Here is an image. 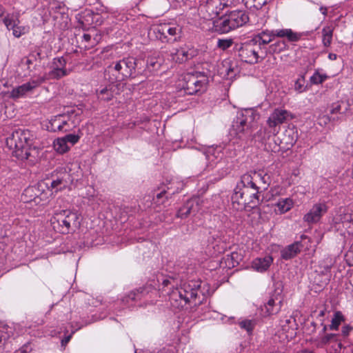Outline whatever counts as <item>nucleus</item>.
I'll list each match as a JSON object with an SVG mask.
<instances>
[{"mask_svg":"<svg viewBox=\"0 0 353 353\" xmlns=\"http://www.w3.org/2000/svg\"><path fill=\"white\" fill-rule=\"evenodd\" d=\"M175 283L174 279H165L162 281L161 288L159 289L162 294L169 296L172 307L183 308L188 304L191 307L196 306L204 301L205 294L201 289L200 281H189L179 288L172 289Z\"/></svg>","mask_w":353,"mask_h":353,"instance_id":"nucleus-1","label":"nucleus"},{"mask_svg":"<svg viewBox=\"0 0 353 353\" xmlns=\"http://www.w3.org/2000/svg\"><path fill=\"white\" fill-rule=\"evenodd\" d=\"M259 119V114L252 108L243 109L239 110L233 120L230 129V137L231 141L234 143L248 142L253 139L261 141L256 133L252 135L253 129L256 125V121Z\"/></svg>","mask_w":353,"mask_h":353,"instance_id":"nucleus-2","label":"nucleus"},{"mask_svg":"<svg viewBox=\"0 0 353 353\" xmlns=\"http://www.w3.org/2000/svg\"><path fill=\"white\" fill-rule=\"evenodd\" d=\"M245 175L241 176L232 195V205L236 210H250L260 203V190L252 183L245 182Z\"/></svg>","mask_w":353,"mask_h":353,"instance_id":"nucleus-3","label":"nucleus"},{"mask_svg":"<svg viewBox=\"0 0 353 353\" xmlns=\"http://www.w3.org/2000/svg\"><path fill=\"white\" fill-rule=\"evenodd\" d=\"M30 131L24 129L14 130L7 138L6 145L12 155L21 160H28L33 162L31 157L37 153L34 148H31L32 139Z\"/></svg>","mask_w":353,"mask_h":353,"instance_id":"nucleus-4","label":"nucleus"},{"mask_svg":"<svg viewBox=\"0 0 353 353\" xmlns=\"http://www.w3.org/2000/svg\"><path fill=\"white\" fill-rule=\"evenodd\" d=\"M53 229L61 234L74 231L80 225V214L71 210H57L50 219Z\"/></svg>","mask_w":353,"mask_h":353,"instance_id":"nucleus-5","label":"nucleus"},{"mask_svg":"<svg viewBox=\"0 0 353 353\" xmlns=\"http://www.w3.org/2000/svg\"><path fill=\"white\" fill-rule=\"evenodd\" d=\"M292 118L290 112L283 108H276L266 121L268 129L261 128L255 137L258 136L261 141H264L271 136H275L280 131V125Z\"/></svg>","mask_w":353,"mask_h":353,"instance_id":"nucleus-6","label":"nucleus"},{"mask_svg":"<svg viewBox=\"0 0 353 353\" xmlns=\"http://www.w3.org/2000/svg\"><path fill=\"white\" fill-rule=\"evenodd\" d=\"M331 228L344 236L353 234V209L349 207H340L336 210Z\"/></svg>","mask_w":353,"mask_h":353,"instance_id":"nucleus-7","label":"nucleus"},{"mask_svg":"<svg viewBox=\"0 0 353 353\" xmlns=\"http://www.w3.org/2000/svg\"><path fill=\"white\" fill-rule=\"evenodd\" d=\"M249 17L246 12L234 10L216 22V28L221 33H227L232 30L243 26L249 21Z\"/></svg>","mask_w":353,"mask_h":353,"instance_id":"nucleus-8","label":"nucleus"},{"mask_svg":"<svg viewBox=\"0 0 353 353\" xmlns=\"http://www.w3.org/2000/svg\"><path fill=\"white\" fill-rule=\"evenodd\" d=\"M79 119L74 110L67 113L57 114L51 118L48 129L52 132H68L75 128L79 123Z\"/></svg>","mask_w":353,"mask_h":353,"instance_id":"nucleus-9","label":"nucleus"},{"mask_svg":"<svg viewBox=\"0 0 353 353\" xmlns=\"http://www.w3.org/2000/svg\"><path fill=\"white\" fill-rule=\"evenodd\" d=\"M301 34L294 32L292 29H277L273 30H265L259 34L255 39L256 43L259 45L268 44L274 39L276 37L287 38L290 41H297L300 39Z\"/></svg>","mask_w":353,"mask_h":353,"instance_id":"nucleus-10","label":"nucleus"},{"mask_svg":"<svg viewBox=\"0 0 353 353\" xmlns=\"http://www.w3.org/2000/svg\"><path fill=\"white\" fill-rule=\"evenodd\" d=\"M234 3V0H208L200 6L199 10L203 17L208 20L216 17L224 8Z\"/></svg>","mask_w":353,"mask_h":353,"instance_id":"nucleus-11","label":"nucleus"},{"mask_svg":"<svg viewBox=\"0 0 353 353\" xmlns=\"http://www.w3.org/2000/svg\"><path fill=\"white\" fill-rule=\"evenodd\" d=\"M46 80L44 77H34L29 81L14 88L10 92V97L13 99H18L25 97L27 94L32 92L38 88Z\"/></svg>","mask_w":353,"mask_h":353,"instance_id":"nucleus-12","label":"nucleus"},{"mask_svg":"<svg viewBox=\"0 0 353 353\" xmlns=\"http://www.w3.org/2000/svg\"><path fill=\"white\" fill-rule=\"evenodd\" d=\"M136 65L135 59L134 57H128L116 62L114 65H110L109 69L117 72L121 76L119 78L123 79L133 74Z\"/></svg>","mask_w":353,"mask_h":353,"instance_id":"nucleus-13","label":"nucleus"},{"mask_svg":"<svg viewBox=\"0 0 353 353\" xmlns=\"http://www.w3.org/2000/svg\"><path fill=\"white\" fill-rule=\"evenodd\" d=\"M259 46L254 43V41L243 43L239 50V57L242 61L248 63H256L258 62L259 55L257 49Z\"/></svg>","mask_w":353,"mask_h":353,"instance_id":"nucleus-14","label":"nucleus"},{"mask_svg":"<svg viewBox=\"0 0 353 353\" xmlns=\"http://www.w3.org/2000/svg\"><path fill=\"white\" fill-rule=\"evenodd\" d=\"M297 323L292 316H289L281 321V330L279 331V336L283 342L289 341L296 335Z\"/></svg>","mask_w":353,"mask_h":353,"instance_id":"nucleus-15","label":"nucleus"},{"mask_svg":"<svg viewBox=\"0 0 353 353\" xmlns=\"http://www.w3.org/2000/svg\"><path fill=\"white\" fill-rule=\"evenodd\" d=\"M245 182L252 183L260 190H266L270 183V176L263 171H254L244 174Z\"/></svg>","mask_w":353,"mask_h":353,"instance_id":"nucleus-16","label":"nucleus"},{"mask_svg":"<svg viewBox=\"0 0 353 353\" xmlns=\"http://www.w3.org/2000/svg\"><path fill=\"white\" fill-rule=\"evenodd\" d=\"M208 77L201 72H196L190 77L187 81V90L190 94L203 92L205 90L208 84Z\"/></svg>","mask_w":353,"mask_h":353,"instance_id":"nucleus-17","label":"nucleus"},{"mask_svg":"<svg viewBox=\"0 0 353 353\" xmlns=\"http://www.w3.org/2000/svg\"><path fill=\"white\" fill-rule=\"evenodd\" d=\"M327 206L325 202L314 203L310 210L303 216V221L308 224L318 223L327 212Z\"/></svg>","mask_w":353,"mask_h":353,"instance_id":"nucleus-18","label":"nucleus"},{"mask_svg":"<svg viewBox=\"0 0 353 353\" xmlns=\"http://www.w3.org/2000/svg\"><path fill=\"white\" fill-rule=\"evenodd\" d=\"M3 23L8 30H12L13 36L17 38H19L21 36L29 32V28L28 26L19 25L20 21L17 14H8L3 19Z\"/></svg>","mask_w":353,"mask_h":353,"instance_id":"nucleus-19","label":"nucleus"},{"mask_svg":"<svg viewBox=\"0 0 353 353\" xmlns=\"http://www.w3.org/2000/svg\"><path fill=\"white\" fill-rule=\"evenodd\" d=\"M154 32L160 34L159 39L162 41L167 39V41H176L181 37V28L178 26L164 25L154 28Z\"/></svg>","mask_w":353,"mask_h":353,"instance_id":"nucleus-20","label":"nucleus"},{"mask_svg":"<svg viewBox=\"0 0 353 353\" xmlns=\"http://www.w3.org/2000/svg\"><path fill=\"white\" fill-rule=\"evenodd\" d=\"M66 61L63 57H57L53 59L52 69L48 74V79H60L70 73V70L65 68Z\"/></svg>","mask_w":353,"mask_h":353,"instance_id":"nucleus-21","label":"nucleus"},{"mask_svg":"<svg viewBox=\"0 0 353 353\" xmlns=\"http://www.w3.org/2000/svg\"><path fill=\"white\" fill-rule=\"evenodd\" d=\"M203 200L200 197H192L188 200L177 212L176 216L185 219L192 213L198 212Z\"/></svg>","mask_w":353,"mask_h":353,"instance_id":"nucleus-22","label":"nucleus"},{"mask_svg":"<svg viewBox=\"0 0 353 353\" xmlns=\"http://www.w3.org/2000/svg\"><path fill=\"white\" fill-rule=\"evenodd\" d=\"M273 261L272 256L269 254L256 257L251 262V268L257 272L264 273L269 270Z\"/></svg>","mask_w":353,"mask_h":353,"instance_id":"nucleus-23","label":"nucleus"},{"mask_svg":"<svg viewBox=\"0 0 353 353\" xmlns=\"http://www.w3.org/2000/svg\"><path fill=\"white\" fill-rule=\"evenodd\" d=\"M282 307V298L280 295H273L270 297L268 301L264 304L262 308L263 312L265 315H273L277 314Z\"/></svg>","mask_w":353,"mask_h":353,"instance_id":"nucleus-24","label":"nucleus"},{"mask_svg":"<svg viewBox=\"0 0 353 353\" xmlns=\"http://www.w3.org/2000/svg\"><path fill=\"white\" fill-rule=\"evenodd\" d=\"M295 201L291 197L279 198L272 204L276 214L282 215L290 211L294 206Z\"/></svg>","mask_w":353,"mask_h":353,"instance_id":"nucleus-25","label":"nucleus"},{"mask_svg":"<svg viewBox=\"0 0 353 353\" xmlns=\"http://www.w3.org/2000/svg\"><path fill=\"white\" fill-rule=\"evenodd\" d=\"M207 161V167L212 169L214 165L221 164L220 160L222 158V154L220 149L210 148L204 153Z\"/></svg>","mask_w":353,"mask_h":353,"instance_id":"nucleus-26","label":"nucleus"},{"mask_svg":"<svg viewBox=\"0 0 353 353\" xmlns=\"http://www.w3.org/2000/svg\"><path fill=\"white\" fill-rule=\"evenodd\" d=\"M218 73L222 78L226 79H232L236 74L231 61L228 59L223 60L218 65Z\"/></svg>","mask_w":353,"mask_h":353,"instance_id":"nucleus-27","label":"nucleus"},{"mask_svg":"<svg viewBox=\"0 0 353 353\" xmlns=\"http://www.w3.org/2000/svg\"><path fill=\"white\" fill-rule=\"evenodd\" d=\"M242 260V256L236 252H232L230 254H228L221 261V265L231 269L236 266Z\"/></svg>","mask_w":353,"mask_h":353,"instance_id":"nucleus-28","label":"nucleus"},{"mask_svg":"<svg viewBox=\"0 0 353 353\" xmlns=\"http://www.w3.org/2000/svg\"><path fill=\"white\" fill-rule=\"evenodd\" d=\"M92 14L93 12L92 10H85L77 14L76 19L83 28H89L93 25Z\"/></svg>","mask_w":353,"mask_h":353,"instance_id":"nucleus-29","label":"nucleus"},{"mask_svg":"<svg viewBox=\"0 0 353 353\" xmlns=\"http://www.w3.org/2000/svg\"><path fill=\"white\" fill-rule=\"evenodd\" d=\"M299 137L297 129L292 126L288 127L284 132L283 141L287 145L292 146Z\"/></svg>","mask_w":353,"mask_h":353,"instance_id":"nucleus-30","label":"nucleus"},{"mask_svg":"<svg viewBox=\"0 0 353 353\" xmlns=\"http://www.w3.org/2000/svg\"><path fill=\"white\" fill-rule=\"evenodd\" d=\"M301 244L299 242L292 243L281 251V256L283 259L288 260L294 257L301 250Z\"/></svg>","mask_w":353,"mask_h":353,"instance_id":"nucleus-31","label":"nucleus"},{"mask_svg":"<svg viewBox=\"0 0 353 353\" xmlns=\"http://www.w3.org/2000/svg\"><path fill=\"white\" fill-rule=\"evenodd\" d=\"M334 27L332 26H325L322 29V42L324 46H330L332 41Z\"/></svg>","mask_w":353,"mask_h":353,"instance_id":"nucleus-32","label":"nucleus"},{"mask_svg":"<svg viewBox=\"0 0 353 353\" xmlns=\"http://www.w3.org/2000/svg\"><path fill=\"white\" fill-rule=\"evenodd\" d=\"M162 63V59L158 53H154V56L149 57L147 59V68L150 71H155L160 68Z\"/></svg>","mask_w":353,"mask_h":353,"instance_id":"nucleus-33","label":"nucleus"},{"mask_svg":"<svg viewBox=\"0 0 353 353\" xmlns=\"http://www.w3.org/2000/svg\"><path fill=\"white\" fill-rule=\"evenodd\" d=\"M225 240L226 239L221 238V237L214 238V239L212 242V240H210V246L211 248L212 246L215 252H217V253L223 252L227 248V244L225 243Z\"/></svg>","mask_w":353,"mask_h":353,"instance_id":"nucleus-34","label":"nucleus"},{"mask_svg":"<svg viewBox=\"0 0 353 353\" xmlns=\"http://www.w3.org/2000/svg\"><path fill=\"white\" fill-rule=\"evenodd\" d=\"M53 146L54 150L60 153L63 154L70 150L69 145L63 137L58 138L54 141Z\"/></svg>","mask_w":353,"mask_h":353,"instance_id":"nucleus-35","label":"nucleus"},{"mask_svg":"<svg viewBox=\"0 0 353 353\" xmlns=\"http://www.w3.org/2000/svg\"><path fill=\"white\" fill-rule=\"evenodd\" d=\"M172 59L176 63H182L188 59V53L184 49H176L171 54Z\"/></svg>","mask_w":353,"mask_h":353,"instance_id":"nucleus-36","label":"nucleus"},{"mask_svg":"<svg viewBox=\"0 0 353 353\" xmlns=\"http://www.w3.org/2000/svg\"><path fill=\"white\" fill-rule=\"evenodd\" d=\"M294 89L297 93H302L307 89L305 85V75L300 74L294 82Z\"/></svg>","mask_w":353,"mask_h":353,"instance_id":"nucleus-37","label":"nucleus"},{"mask_svg":"<svg viewBox=\"0 0 353 353\" xmlns=\"http://www.w3.org/2000/svg\"><path fill=\"white\" fill-rule=\"evenodd\" d=\"M68 185V181L63 178L61 179H57L56 180H53L50 183V187L52 188L51 191L52 193H53V190H54V192H57L59 190H61L62 189H64Z\"/></svg>","mask_w":353,"mask_h":353,"instance_id":"nucleus-38","label":"nucleus"},{"mask_svg":"<svg viewBox=\"0 0 353 353\" xmlns=\"http://www.w3.org/2000/svg\"><path fill=\"white\" fill-rule=\"evenodd\" d=\"M98 98L103 101H110L113 97V92L111 89L105 87L102 88L99 91H97Z\"/></svg>","mask_w":353,"mask_h":353,"instance_id":"nucleus-39","label":"nucleus"},{"mask_svg":"<svg viewBox=\"0 0 353 353\" xmlns=\"http://www.w3.org/2000/svg\"><path fill=\"white\" fill-rule=\"evenodd\" d=\"M343 316L340 312H336L330 325L331 330H337L340 324L343 321Z\"/></svg>","mask_w":353,"mask_h":353,"instance_id":"nucleus-40","label":"nucleus"},{"mask_svg":"<svg viewBox=\"0 0 353 353\" xmlns=\"http://www.w3.org/2000/svg\"><path fill=\"white\" fill-rule=\"evenodd\" d=\"M327 78L325 74H321L318 71H316L313 75L310 77V82L312 84H320L325 81Z\"/></svg>","mask_w":353,"mask_h":353,"instance_id":"nucleus-41","label":"nucleus"},{"mask_svg":"<svg viewBox=\"0 0 353 353\" xmlns=\"http://www.w3.org/2000/svg\"><path fill=\"white\" fill-rule=\"evenodd\" d=\"M336 336V335L334 334H326L321 338L319 341V345L321 346L327 345L330 347L333 340H335Z\"/></svg>","mask_w":353,"mask_h":353,"instance_id":"nucleus-42","label":"nucleus"},{"mask_svg":"<svg viewBox=\"0 0 353 353\" xmlns=\"http://www.w3.org/2000/svg\"><path fill=\"white\" fill-rule=\"evenodd\" d=\"M239 325L241 328L245 330L248 333H251L254 327L255 323L252 320H245L240 322Z\"/></svg>","mask_w":353,"mask_h":353,"instance_id":"nucleus-43","label":"nucleus"},{"mask_svg":"<svg viewBox=\"0 0 353 353\" xmlns=\"http://www.w3.org/2000/svg\"><path fill=\"white\" fill-rule=\"evenodd\" d=\"M63 138L68 145H73L79 141L80 136L74 134H69L63 137Z\"/></svg>","mask_w":353,"mask_h":353,"instance_id":"nucleus-44","label":"nucleus"},{"mask_svg":"<svg viewBox=\"0 0 353 353\" xmlns=\"http://www.w3.org/2000/svg\"><path fill=\"white\" fill-rule=\"evenodd\" d=\"M232 44V39H219L217 41V46L223 50L229 48Z\"/></svg>","mask_w":353,"mask_h":353,"instance_id":"nucleus-45","label":"nucleus"},{"mask_svg":"<svg viewBox=\"0 0 353 353\" xmlns=\"http://www.w3.org/2000/svg\"><path fill=\"white\" fill-rule=\"evenodd\" d=\"M105 17L99 13H94L92 14L93 25L92 27L101 26L103 23Z\"/></svg>","mask_w":353,"mask_h":353,"instance_id":"nucleus-46","label":"nucleus"},{"mask_svg":"<svg viewBox=\"0 0 353 353\" xmlns=\"http://www.w3.org/2000/svg\"><path fill=\"white\" fill-rule=\"evenodd\" d=\"M346 258L350 263L353 265V243H352L349 250L346 253Z\"/></svg>","mask_w":353,"mask_h":353,"instance_id":"nucleus-47","label":"nucleus"},{"mask_svg":"<svg viewBox=\"0 0 353 353\" xmlns=\"http://www.w3.org/2000/svg\"><path fill=\"white\" fill-rule=\"evenodd\" d=\"M30 350L31 347L29 345H24L14 353H28Z\"/></svg>","mask_w":353,"mask_h":353,"instance_id":"nucleus-48","label":"nucleus"},{"mask_svg":"<svg viewBox=\"0 0 353 353\" xmlns=\"http://www.w3.org/2000/svg\"><path fill=\"white\" fill-rule=\"evenodd\" d=\"M136 294L134 292H131L123 300L127 303H129V300L134 301L135 299Z\"/></svg>","mask_w":353,"mask_h":353,"instance_id":"nucleus-49","label":"nucleus"},{"mask_svg":"<svg viewBox=\"0 0 353 353\" xmlns=\"http://www.w3.org/2000/svg\"><path fill=\"white\" fill-rule=\"evenodd\" d=\"M94 193V190L92 187H90L89 189L88 190V193L86 194V196L88 198L93 196Z\"/></svg>","mask_w":353,"mask_h":353,"instance_id":"nucleus-50","label":"nucleus"},{"mask_svg":"<svg viewBox=\"0 0 353 353\" xmlns=\"http://www.w3.org/2000/svg\"><path fill=\"white\" fill-rule=\"evenodd\" d=\"M341 110V105H336L335 107H334L332 110H331V113L332 114H334V113H337L340 111Z\"/></svg>","mask_w":353,"mask_h":353,"instance_id":"nucleus-51","label":"nucleus"},{"mask_svg":"<svg viewBox=\"0 0 353 353\" xmlns=\"http://www.w3.org/2000/svg\"><path fill=\"white\" fill-rule=\"evenodd\" d=\"M70 338H71V335H69V336H67L66 337H65L63 339H62L61 345H65L70 341Z\"/></svg>","mask_w":353,"mask_h":353,"instance_id":"nucleus-52","label":"nucleus"},{"mask_svg":"<svg viewBox=\"0 0 353 353\" xmlns=\"http://www.w3.org/2000/svg\"><path fill=\"white\" fill-rule=\"evenodd\" d=\"M91 39V35L90 34H84L83 35V40L85 41V42H89Z\"/></svg>","mask_w":353,"mask_h":353,"instance_id":"nucleus-53","label":"nucleus"},{"mask_svg":"<svg viewBox=\"0 0 353 353\" xmlns=\"http://www.w3.org/2000/svg\"><path fill=\"white\" fill-rule=\"evenodd\" d=\"M319 10L325 17L327 15V8L326 7L321 6Z\"/></svg>","mask_w":353,"mask_h":353,"instance_id":"nucleus-54","label":"nucleus"},{"mask_svg":"<svg viewBox=\"0 0 353 353\" xmlns=\"http://www.w3.org/2000/svg\"><path fill=\"white\" fill-rule=\"evenodd\" d=\"M351 330L352 328L350 327L346 326L343 328L342 332L343 333L344 335H347L348 334Z\"/></svg>","mask_w":353,"mask_h":353,"instance_id":"nucleus-55","label":"nucleus"},{"mask_svg":"<svg viewBox=\"0 0 353 353\" xmlns=\"http://www.w3.org/2000/svg\"><path fill=\"white\" fill-rule=\"evenodd\" d=\"M157 353H173L169 348H163L160 351L157 352Z\"/></svg>","mask_w":353,"mask_h":353,"instance_id":"nucleus-56","label":"nucleus"},{"mask_svg":"<svg viewBox=\"0 0 353 353\" xmlns=\"http://www.w3.org/2000/svg\"><path fill=\"white\" fill-rule=\"evenodd\" d=\"M328 58L330 60L334 61V60L336 59L337 55L336 54H334V53H330L329 55H328Z\"/></svg>","mask_w":353,"mask_h":353,"instance_id":"nucleus-57","label":"nucleus"},{"mask_svg":"<svg viewBox=\"0 0 353 353\" xmlns=\"http://www.w3.org/2000/svg\"><path fill=\"white\" fill-rule=\"evenodd\" d=\"M258 4V6H262L267 3L268 0H254Z\"/></svg>","mask_w":353,"mask_h":353,"instance_id":"nucleus-58","label":"nucleus"},{"mask_svg":"<svg viewBox=\"0 0 353 353\" xmlns=\"http://www.w3.org/2000/svg\"><path fill=\"white\" fill-rule=\"evenodd\" d=\"M165 193H166V192L165 190H163V191L161 192L160 193L157 194V199H161Z\"/></svg>","mask_w":353,"mask_h":353,"instance_id":"nucleus-59","label":"nucleus"},{"mask_svg":"<svg viewBox=\"0 0 353 353\" xmlns=\"http://www.w3.org/2000/svg\"><path fill=\"white\" fill-rule=\"evenodd\" d=\"M4 12H5L4 8L1 5H0V17H1L3 15Z\"/></svg>","mask_w":353,"mask_h":353,"instance_id":"nucleus-60","label":"nucleus"},{"mask_svg":"<svg viewBox=\"0 0 353 353\" xmlns=\"http://www.w3.org/2000/svg\"><path fill=\"white\" fill-rule=\"evenodd\" d=\"M299 353H312V352H310V351H307V350H304V351H302V352H299Z\"/></svg>","mask_w":353,"mask_h":353,"instance_id":"nucleus-61","label":"nucleus"}]
</instances>
